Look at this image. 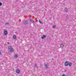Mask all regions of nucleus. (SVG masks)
Returning a JSON list of instances; mask_svg holds the SVG:
<instances>
[{
  "label": "nucleus",
  "mask_w": 76,
  "mask_h": 76,
  "mask_svg": "<svg viewBox=\"0 0 76 76\" xmlns=\"http://www.w3.org/2000/svg\"><path fill=\"white\" fill-rule=\"evenodd\" d=\"M0 55H1V52H0Z\"/></svg>",
  "instance_id": "nucleus-23"
},
{
  "label": "nucleus",
  "mask_w": 76,
  "mask_h": 76,
  "mask_svg": "<svg viewBox=\"0 0 76 76\" xmlns=\"http://www.w3.org/2000/svg\"><path fill=\"white\" fill-rule=\"evenodd\" d=\"M30 21V22H33V23H35V21H33L32 20H31V18H29Z\"/></svg>",
  "instance_id": "nucleus-10"
},
{
  "label": "nucleus",
  "mask_w": 76,
  "mask_h": 76,
  "mask_svg": "<svg viewBox=\"0 0 76 76\" xmlns=\"http://www.w3.org/2000/svg\"><path fill=\"white\" fill-rule=\"evenodd\" d=\"M23 24H24V25H28V21H26L24 22Z\"/></svg>",
  "instance_id": "nucleus-2"
},
{
  "label": "nucleus",
  "mask_w": 76,
  "mask_h": 76,
  "mask_svg": "<svg viewBox=\"0 0 76 76\" xmlns=\"http://www.w3.org/2000/svg\"><path fill=\"white\" fill-rule=\"evenodd\" d=\"M72 63L71 62H70L68 63V65H69V66H72Z\"/></svg>",
  "instance_id": "nucleus-11"
},
{
  "label": "nucleus",
  "mask_w": 76,
  "mask_h": 76,
  "mask_svg": "<svg viewBox=\"0 0 76 76\" xmlns=\"http://www.w3.org/2000/svg\"><path fill=\"white\" fill-rule=\"evenodd\" d=\"M39 23L41 24H43V23L42 21H40V20H39Z\"/></svg>",
  "instance_id": "nucleus-14"
},
{
  "label": "nucleus",
  "mask_w": 76,
  "mask_h": 76,
  "mask_svg": "<svg viewBox=\"0 0 76 76\" xmlns=\"http://www.w3.org/2000/svg\"><path fill=\"white\" fill-rule=\"evenodd\" d=\"M56 25H54V26H53V28H56Z\"/></svg>",
  "instance_id": "nucleus-15"
},
{
  "label": "nucleus",
  "mask_w": 76,
  "mask_h": 76,
  "mask_svg": "<svg viewBox=\"0 0 76 76\" xmlns=\"http://www.w3.org/2000/svg\"><path fill=\"white\" fill-rule=\"evenodd\" d=\"M62 76H66V75H65V74H64L62 75Z\"/></svg>",
  "instance_id": "nucleus-19"
},
{
  "label": "nucleus",
  "mask_w": 76,
  "mask_h": 76,
  "mask_svg": "<svg viewBox=\"0 0 76 76\" xmlns=\"http://www.w3.org/2000/svg\"><path fill=\"white\" fill-rule=\"evenodd\" d=\"M66 71H67V70L66 69L65 70H64L65 72H66Z\"/></svg>",
  "instance_id": "nucleus-21"
},
{
  "label": "nucleus",
  "mask_w": 76,
  "mask_h": 76,
  "mask_svg": "<svg viewBox=\"0 0 76 76\" xmlns=\"http://www.w3.org/2000/svg\"><path fill=\"white\" fill-rule=\"evenodd\" d=\"M46 37H47V35H43L42 37H41V39H44V38H45Z\"/></svg>",
  "instance_id": "nucleus-4"
},
{
  "label": "nucleus",
  "mask_w": 76,
  "mask_h": 76,
  "mask_svg": "<svg viewBox=\"0 0 76 76\" xmlns=\"http://www.w3.org/2000/svg\"><path fill=\"white\" fill-rule=\"evenodd\" d=\"M35 67H36V68H37V65H35Z\"/></svg>",
  "instance_id": "nucleus-20"
},
{
  "label": "nucleus",
  "mask_w": 76,
  "mask_h": 76,
  "mask_svg": "<svg viewBox=\"0 0 76 76\" xmlns=\"http://www.w3.org/2000/svg\"><path fill=\"white\" fill-rule=\"evenodd\" d=\"M1 5H2V3L0 2V6H1Z\"/></svg>",
  "instance_id": "nucleus-17"
},
{
  "label": "nucleus",
  "mask_w": 76,
  "mask_h": 76,
  "mask_svg": "<svg viewBox=\"0 0 76 76\" xmlns=\"http://www.w3.org/2000/svg\"><path fill=\"white\" fill-rule=\"evenodd\" d=\"M13 39H16V36L15 35H14L13 36Z\"/></svg>",
  "instance_id": "nucleus-9"
},
{
  "label": "nucleus",
  "mask_w": 76,
  "mask_h": 76,
  "mask_svg": "<svg viewBox=\"0 0 76 76\" xmlns=\"http://www.w3.org/2000/svg\"><path fill=\"white\" fill-rule=\"evenodd\" d=\"M68 11V9H67V8H66L64 10V12H67Z\"/></svg>",
  "instance_id": "nucleus-8"
},
{
  "label": "nucleus",
  "mask_w": 76,
  "mask_h": 76,
  "mask_svg": "<svg viewBox=\"0 0 76 76\" xmlns=\"http://www.w3.org/2000/svg\"><path fill=\"white\" fill-rule=\"evenodd\" d=\"M16 72L17 73H20V70L18 69H17L16 70Z\"/></svg>",
  "instance_id": "nucleus-7"
},
{
  "label": "nucleus",
  "mask_w": 76,
  "mask_h": 76,
  "mask_svg": "<svg viewBox=\"0 0 76 76\" xmlns=\"http://www.w3.org/2000/svg\"><path fill=\"white\" fill-rule=\"evenodd\" d=\"M52 60H54V58H52Z\"/></svg>",
  "instance_id": "nucleus-24"
},
{
  "label": "nucleus",
  "mask_w": 76,
  "mask_h": 76,
  "mask_svg": "<svg viewBox=\"0 0 76 76\" xmlns=\"http://www.w3.org/2000/svg\"><path fill=\"white\" fill-rule=\"evenodd\" d=\"M68 64L69 62H68V61H66L65 62V66H67L68 65Z\"/></svg>",
  "instance_id": "nucleus-3"
},
{
  "label": "nucleus",
  "mask_w": 76,
  "mask_h": 76,
  "mask_svg": "<svg viewBox=\"0 0 76 76\" xmlns=\"http://www.w3.org/2000/svg\"><path fill=\"white\" fill-rule=\"evenodd\" d=\"M4 34L5 35H6L7 34H8L7 31H4Z\"/></svg>",
  "instance_id": "nucleus-6"
},
{
  "label": "nucleus",
  "mask_w": 76,
  "mask_h": 76,
  "mask_svg": "<svg viewBox=\"0 0 76 76\" xmlns=\"http://www.w3.org/2000/svg\"><path fill=\"white\" fill-rule=\"evenodd\" d=\"M68 18H69V16H68V15H67L66 16V20H67Z\"/></svg>",
  "instance_id": "nucleus-16"
},
{
  "label": "nucleus",
  "mask_w": 76,
  "mask_h": 76,
  "mask_svg": "<svg viewBox=\"0 0 76 76\" xmlns=\"http://www.w3.org/2000/svg\"><path fill=\"white\" fill-rule=\"evenodd\" d=\"M8 49L10 50V52H13L14 50L12 48V47L11 46H10L8 47Z\"/></svg>",
  "instance_id": "nucleus-1"
},
{
  "label": "nucleus",
  "mask_w": 76,
  "mask_h": 76,
  "mask_svg": "<svg viewBox=\"0 0 76 76\" xmlns=\"http://www.w3.org/2000/svg\"><path fill=\"white\" fill-rule=\"evenodd\" d=\"M45 69H47L48 67V64H47L45 65Z\"/></svg>",
  "instance_id": "nucleus-5"
},
{
  "label": "nucleus",
  "mask_w": 76,
  "mask_h": 76,
  "mask_svg": "<svg viewBox=\"0 0 76 76\" xmlns=\"http://www.w3.org/2000/svg\"><path fill=\"white\" fill-rule=\"evenodd\" d=\"M60 47H61V48H63V47H64V45L63 44H61L60 45Z\"/></svg>",
  "instance_id": "nucleus-12"
},
{
  "label": "nucleus",
  "mask_w": 76,
  "mask_h": 76,
  "mask_svg": "<svg viewBox=\"0 0 76 76\" xmlns=\"http://www.w3.org/2000/svg\"><path fill=\"white\" fill-rule=\"evenodd\" d=\"M9 23H5V25H9Z\"/></svg>",
  "instance_id": "nucleus-18"
},
{
  "label": "nucleus",
  "mask_w": 76,
  "mask_h": 76,
  "mask_svg": "<svg viewBox=\"0 0 76 76\" xmlns=\"http://www.w3.org/2000/svg\"><path fill=\"white\" fill-rule=\"evenodd\" d=\"M7 44H10V43H9V42H7Z\"/></svg>",
  "instance_id": "nucleus-22"
},
{
  "label": "nucleus",
  "mask_w": 76,
  "mask_h": 76,
  "mask_svg": "<svg viewBox=\"0 0 76 76\" xmlns=\"http://www.w3.org/2000/svg\"><path fill=\"white\" fill-rule=\"evenodd\" d=\"M14 58L15 59L17 58H18V55L17 54L15 55L14 56Z\"/></svg>",
  "instance_id": "nucleus-13"
}]
</instances>
